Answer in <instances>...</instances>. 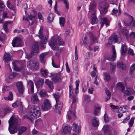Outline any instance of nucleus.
<instances>
[{
    "mask_svg": "<svg viewBox=\"0 0 135 135\" xmlns=\"http://www.w3.org/2000/svg\"><path fill=\"white\" fill-rule=\"evenodd\" d=\"M5 114L9 113L11 111V109L8 107L4 108Z\"/></svg>",
    "mask_w": 135,
    "mask_h": 135,
    "instance_id": "obj_61",
    "label": "nucleus"
},
{
    "mask_svg": "<svg viewBox=\"0 0 135 135\" xmlns=\"http://www.w3.org/2000/svg\"><path fill=\"white\" fill-rule=\"evenodd\" d=\"M36 12L33 10L32 11L31 15L29 16V18H30L31 20H32L34 18H35L37 15Z\"/></svg>",
    "mask_w": 135,
    "mask_h": 135,
    "instance_id": "obj_34",
    "label": "nucleus"
},
{
    "mask_svg": "<svg viewBox=\"0 0 135 135\" xmlns=\"http://www.w3.org/2000/svg\"><path fill=\"white\" fill-rule=\"evenodd\" d=\"M38 62L32 60H30L27 62V67L32 70L38 69Z\"/></svg>",
    "mask_w": 135,
    "mask_h": 135,
    "instance_id": "obj_6",
    "label": "nucleus"
},
{
    "mask_svg": "<svg viewBox=\"0 0 135 135\" xmlns=\"http://www.w3.org/2000/svg\"><path fill=\"white\" fill-rule=\"evenodd\" d=\"M92 124L93 126L95 127H97L99 125V121L97 118L95 117L91 120Z\"/></svg>",
    "mask_w": 135,
    "mask_h": 135,
    "instance_id": "obj_27",
    "label": "nucleus"
},
{
    "mask_svg": "<svg viewBox=\"0 0 135 135\" xmlns=\"http://www.w3.org/2000/svg\"><path fill=\"white\" fill-rule=\"evenodd\" d=\"M20 104V102L18 101H16L15 103H13L12 106L14 108H16L18 107Z\"/></svg>",
    "mask_w": 135,
    "mask_h": 135,
    "instance_id": "obj_50",
    "label": "nucleus"
},
{
    "mask_svg": "<svg viewBox=\"0 0 135 135\" xmlns=\"http://www.w3.org/2000/svg\"><path fill=\"white\" fill-rule=\"evenodd\" d=\"M17 88L19 92L23 93L24 91L22 81H18L16 83Z\"/></svg>",
    "mask_w": 135,
    "mask_h": 135,
    "instance_id": "obj_14",
    "label": "nucleus"
},
{
    "mask_svg": "<svg viewBox=\"0 0 135 135\" xmlns=\"http://www.w3.org/2000/svg\"><path fill=\"white\" fill-rule=\"evenodd\" d=\"M90 1L89 8V13H95L96 12V3L94 0H91Z\"/></svg>",
    "mask_w": 135,
    "mask_h": 135,
    "instance_id": "obj_7",
    "label": "nucleus"
},
{
    "mask_svg": "<svg viewBox=\"0 0 135 135\" xmlns=\"http://www.w3.org/2000/svg\"><path fill=\"white\" fill-rule=\"evenodd\" d=\"M75 111L73 110V107L71 108V110L68 111V119H70L71 118L74 119L75 118Z\"/></svg>",
    "mask_w": 135,
    "mask_h": 135,
    "instance_id": "obj_13",
    "label": "nucleus"
},
{
    "mask_svg": "<svg viewBox=\"0 0 135 135\" xmlns=\"http://www.w3.org/2000/svg\"><path fill=\"white\" fill-rule=\"evenodd\" d=\"M12 64L14 67V69L15 70L18 71H20L21 70V68L18 67L17 65L15 62H14L12 63Z\"/></svg>",
    "mask_w": 135,
    "mask_h": 135,
    "instance_id": "obj_48",
    "label": "nucleus"
},
{
    "mask_svg": "<svg viewBox=\"0 0 135 135\" xmlns=\"http://www.w3.org/2000/svg\"><path fill=\"white\" fill-rule=\"evenodd\" d=\"M13 98V94L12 93L11 91L9 92V96L5 98V99L6 100H12Z\"/></svg>",
    "mask_w": 135,
    "mask_h": 135,
    "instance_id": "obj_43",
    "label": "nucleus"
},
{
    "mask_svg": "<svg viewBox=\"0 0 135 135\" xmlns=\"http://www.w3.org/2000/svg\"><path fill=\"white\" fill-rule=\"evenodd\" d=\"M4 9V5L3 2L0 0V11H2Z\"/></svg>",
    "mask_w": 135,
    "mask_h": 135,
    "instance_id": "obj_49",
    "label": "nucleus"
},
{
    "mask_svg": "<svg viewBox=\"0 0 135 135\" xmlns=\"http://www.w3.org/2000/svg\"><path fill=\"white\" fill-rule=\"evenodd\" d=\"M51 75L52 78L51 79L53 82L56 83L60 80V77L59 74H52Z\"/></svg>",
    "mask_w": 135,
    "mask_h": 135,
    "instance_id": "obj_16",
    "label": "nucleus"
},
{
    "mask_svg": "<svg viewBox=\"0 0 135 135\" xmlns=\"http://www.w3.org/2000/svg\"><path fill=\"white\" fill-rule=\"evenodd\" d=\"M4 109L2 108L0 109V115L1 116H4L5 114Z\"/></svg>",
    "mask_w": 135,
    "mask_h": 135,
    "instance_id": "obj_59",
    "label": "nucleus"
},
{
    "mask_svg": "<svg viewBox=\"0 0 135 135\" xmlns=\"http://www.w3.org/2000/svg\"><path fill=\"white\" fill-rule=\"evenodd\" d=\"M31 51L30 53L26 54V58L27 59H30L31 58L33 55H35L36 53L39 52L38 46L37 43H33L32 47L31 48Z\"/></svg>",
    "mask_w": 135,
    "mask_h": 135,
    "instance_id": "obj_5",
    "label": "nucleus"
},
{
    "mask_svg": "<svg viewBox=\"0 0 135 135\" xmlns=\"http://www.w3.org/2000/svg\"><path fill=\"white\" fill-rule=\"evenodd\" d=\"M27 128L26 127L22 126L20 128H18V133L19 134H22L26 130Z\"/></svg>",
    "mask_w": 135,
    "mask_h": 135,
    "instance_id": "obj_39",
    "label": "nucleus"
},
{
    "mask_svg": "<svg viewBox=\"0 0 135 135\" xmlns=\"http://www.w3.org/2000/svg\"><path fill=\"white\" fill-rule=\"evenodd\" d=\"M73 130L75 132L79 133L81 130V128L78 126L76 123H74L72 126Z\"/></svg>",
    "mask_w": 135,
    "mask_h": 135,
    "instance_id": "obj_21",
    "label": "nucleus"
},
{
    "mask_svg": "<svg viewBox=\"0 0 135 135\" xmlns=\"http://www.w3.org/2000/svg\"><path fill=\"white\" fill-rule=\"evenodd\" d=\"M48 54L47 52H45L41 54L40 55V60L41 63H44L45 62V58Z\"/></svg>",
    "mask_w": 135,
    "mask_h": 135,
    "instance_id": "obj_26",
    "label": "nucleus"
},
{
    "mask_svg": "<svg viewBox=\"0 0 135 135\" xmlns=\"http://www.w3.org/2000/svg\"><path fill=\"white\" fill-rule=\"evenodd\" d=\"M134 117H132L131 118L130 120L129 124V125L130 127L131 126L133 125L134 123Z\"/></svg>",
    "mask_w": 135,
    "mask_h": 135,
    "instance_id": "obj_58",
    "label": "nucleus"
},
{
    "mask_svg": "<svg viewBox=\"0 0 135 135\" xmlns=\"http://www.w3.org/2000/svg\"><path fill=\"white\" fill-rule=\"evenodd\" d=\"M135 69V64L131 66L130 68V71L131 73H133V71Z\"/></svg>",
    "mask_w": 135,
    "mask_h": 135,
    "instance_id": "obj_64",
    "label": "nucleus"
},
{
    "mask_svg": "<svg viewBox=\"0 0 135 135\" xmlns=\"http://www.w3.org/2000/svg\"><path fill=\"white\" fill-rule=\"evenodd\" d=\"M44 81V79L40 78L35 83L36 85L37 88H39L42 86Z\"/></svg>",
    "mask_w": 135,
    "mask_h": 135,
    "instance_id": "obj_22",
    "label": "nucleus"
},
{
    "mask_svg": "<svg viewBox=\"0 0 135 135\" xmlns=\"http://www.w3.org/2000/svg\"><path fill=\"white\" fill-rule=\"evenodd\" d=\"M30 116L27 115L23 117L24 119H29L31 120V118H36L39 117L41 115L40 109L39 107L36 105L32 106L30 110Z\"/></svg>",
    "mask_w": 135,
    "mask_h": 135,
    "instance_id": "obj_1",
    "label": "nucleus"
},
{
    "mask_svg": "<svg viewBox=\"0 0 135 135\" xmlns=\"http://www.w3.org/2000/svg\"><path fill=\"white\" fill-rule=\"evenodd\" d=\"M97 20L95 13H92L90 21L91 23L92 24H95L96 23Z\"/></svg>",
    "mask_w": 135,
    "mask_h": 135,
    "instance_id": "obj_24",
    "label": "nucleus"
},
{
    "mask_svg": "<svg viewBox=\"0 0 135 135\" xmlns=\"http://www.w3.org/2000/svg\"><path fill=\"white\" fill-rule=\"evenodd\" d=\"M40 71L41 74L43 76H47L48 73L46 69L42 68L41 69Z\"/></svg>",
    "mask_w": 135,
    "mask_h": 135,
    "instance_id": "obj_45",
    "label": "nucleus"
},
{
    "mask_svg": "<svg viewBox=\"0 0 135 135\" xmlns=\"http://www.w3.org/2000/svg\"><path fill=\"white\" fill-rule=\"evenodd\" d=\"M128 107L127 105H124L123 107H120L119 108V112L121 113H124L128 111Z\"/></svg>",
    "mask_w": 135,
    "mask_h": 135,
    "instance_id": "obj_28",
    "label": "nucleus"
},
{
    "mask_svg": "<svg viewBox=\"0 0 135 135\" xmlns=\"http://www.w3.org/2000/svg\"><path fill=\"white\" fill-rule=\"evenodd\" d=\"M31 100L32 104H36L40 102L38 95L36 93L32 95Z\"/></svg>",
    "mask_w": 135,
    "mask_h": 135,
    "instance_id": "obj_10",
    "label": "nucleus"
},
{
    "mask_svg": "<svg viewBox=\"0 0 135 135\" xmlns=\"http://www.w3.org/2000/svg\"><path fill=\"white\" fill-rule=\"evenodd\" d=\"M101 22L105 24L106 27L109 25V22L106 18L105 17L102 18H101Z\"/></svg>",
    "mask_w": 135,
    "mask_h": 135,
    "instance_id": "obj_42",
    "label": "nucleus"
},
{
    "mask_svg": "<svg viewBox=\"0 0 135 135\" xmlns=\"http://www.w3.org/2000/svg\"><path fill=\"white\" fill-rule=\"evenodd\" d=\"M127 47L125 45H123L121 47V53L122 54L124 55L126 53Z\"/></svg>",
    "mask_w": 135,
    "mask_h": 135,
    "instance_id": "obj_30",
    "label": "nucleus"
},
{
    "mask_svg": "<svg viewBox=\"0 0 135 135\" xmlns=\"http://www.w3.org/2000/svg\"><path fill=\"white\" fill-rule=\"evenodd\" d=\"M16 74L15 73L13 72L9 75V78L10 79L12 80L16 76Z\"/></svg>",
    "mask_w": 135,
    "mask_h": 135,
    "instance_id": "obj_54",
    "label": "nucleus"
},
{
    "mask_svg": "<svg viewBox=\"0 0 135 135\" xmlns=\"http://www.w3.org/2000/svg\"><path fill=\"white\" fill-rule=\"evenodd\" d=\"M104 133L105 135H112L111 131L108 126H105L103 128Z\"/></svg>",
    "mask_w": 135,
    "mask_h": 135,
    "instance_id": "obj_18",
    "label": "nucleus"
},
{
    "mask_svg": "<svg viewBox=\"0 0 135 135\" xmlns=\"http://www.w3.org/2000/svg\"><path fill=\"white\" fill-rule=\"evenodd\" d=\"M53 96L55 99L56 104H58L59 103V99L60 97L59 96L56 94H54Z\"/></svg>",
    "mask_w": 135,
    "mask_h": 135,
    "instance_id": "obj_51",
    "label": "nucleus"
},
{
    "mask_svg": "<svg viewBox=\"0 0 135 135\" xmlns=\"http://www.w3.org/2000/svg\"><path fill=\"white\" fill-rule=\"evenodd\" d=\"M12 57V56L9 53H6L3 57V60L6 63H8L10 61Z\"/></svg>",
    "mask_w": 135,
    "mask_h": 135,
    "instance_id": "obj_12",
    "label": "nucleus"
},
{
    "mask_svg": "<svg viewBox=\"0 0 135 135\" xmlns=\"http://www.w3.org/2000/svg\"><path fill=\"white\" fill-rule=\"evenodd\" d=\"M54 16L52 14L50 15L47 17V19L49 23H51L54 20Z\"/></svg>",
    "mask_w": 135,
    "mask_h": 135,
    "instance_id": "obj_44",
    "label": "nucleus"
},
{
    "mask_svg": "<svg viewBox=\"0 0 135 135\" xmlns=\"http://www.w3.org/2000/svg\"><path fill=\"white\" fill-rule=\"evenodd\" d=\"M112 42H114V43H116L118 42V38L117 35L112 36L110 38Z\"/></svg>",
    "mask_w": 135,
    "mask_h": 135,
    "instance_id": "obj_36",
    "label": "nucleus"
},
{
    "mask_svg": "<svg viewBox=\"0 0 135 135\" xmlns=\"http://www.w3.org/2000/svg\"><path fill=\"white\" fill-rule=\"evenodd\" d=\"M63 44L62 40L57 36L53 37L49 43V45L54 50H58V46L63 45Z\"/></svg>",
    "mask_w": 135,
    "mask_h": 135,
    "instance_id": "obj_3",
    "label": "nucleus"
},
{
    "mask_svg": "<svg viewBox=\"0 0 135 135\" xmlns=\"http://www.w3.org/2000/svg\"><path fill=\"white\" fill-rule=\"evenodd\" d=\"M84 99L87 102H89L90 99V97L87 95H85L84 96Z\"/></svg>",
    "mask_w": 135,
    "mask_h": 135,
    "instance_id": "obj_62",
    "label": "nucleus"
},
{
    "mask_svg": "<svg viewBox=\"0 0 135 135\" xmlns=\"http://www.w3.org/2000/svg\"><path fill=\"white\" fill-rule=\"evenodd\" d=\"M117 87L121 90L122 92L125 89V87L123 84L121 82L118 83L117 84Z\"/></svg>",
    "mask_w": 135,
    "mask_h": 135,
    "instance_id": "obj_31",
    "label": "nucleus"
},
{
    "mask_svg": "<svg viewBox=\"0 0 135 135\" xmlns=\"http://www.w3.org/2000/svg\"><path fill=\"white\" fill-rule=\"evenodd\" d=\"M134 92V90L131 88H127V89L124 92L125 94L126 95H129L130 94H133Z\"/></svg>",
    "mask_w": 135,
    "mask_h": 135,
    "instance_id": "obj_29",
    "label": "nucleus"
},
{
    "mask_svg": "<svg viewBox=\"0 0 135 135\" xmlns=\"http://www.w3.org/2000/svg\"><path fill=\"white\" fill-rule=\"evenodd\" d=\"M42 107L44 110H48L50 108L51 104L48 100L46 99L44 100V105Z\"/></svg>",
    "mask_w": 135,
    "mask_h": 135,
    "instance_id": "obj_17",
    "label": "nucleus"
},
{
    "mask_svg": "<svg viewBox=\"0 0 135 135\" xmlns=\"http://www.w3.org/2000/svg\"><path fill=\"white\" fill-rule=\"evenodd\" d=\"M100 109V107L99 106H95V110L94 112V114L95 115H98Z\"/></svg>",
    "mask_w": 135,
    "mask_h": 135,
    "instance_id": "obj_47",
    "label": "nucleus"
},
{
    "mask_svg": "<svg viewBox=\"0 0 135 135\" xmlns=\"http://www.w3.org/2000/svg\"><path fill=\"white\" fill-rule=\"evenodd\" d=\"M6 23V22L5 23H4L3 27L5 31L6 32H8V29L7 25Z\"/></svg>",
    "mask_w": 135,
    "mask_h": 135,
    "instance_id": "obj_55",
    "label": "nucleus"
},
{
    "mask_svg": "<svg viewBox=\"0 0 135 135\" xmlns=\"http://www.w3.org/2000/svg\"><path fill=\"white\" fill-rule=\"evenodd\" d=\"M105 90L106 93L107 95V97L105 99V101L107 102L110 98L111 96L110 93L107 89H106Z\"/></svg>",
    "mask_w": 135,
    "mask_h": 135,
    "instance_id": "obj_41",
    "label": "nucleus"
},
{
    "mask_svg": "<svg viewBox=\"0 0 135 135\" xmlns=\"http://www.w3.org/2000/svg\"><path fill=\"white\" fill-rule=\"evenodd\" d=\"M117 67L118 68H122L123 70H125L126 69V65L123 64L122 62L118 63Z\"/></svg>",
    "mask_w": 135,
    "mask_h": 135,
    "instance_id": "obj_35",
    "label": "nucleus"
},
{
    "mask_svg": "<svg viewBox=\"0 0 135 135\" xmlns=\"http://www.w3.org/2000/svg\"><path fill=\"white\" fill-rule=\"evenodd\" d=\"M27 86L29 88V92L30 91L31 93L33 94L34 92V87L33 83L31 80H29L27 82Z\"/></svg>",
    "mask_w": 135,
    "mask_h": 135,
    "instance_id": "obj_15",
    "label": "nucleus"
},
{
    "mask_svg": "<svg viewBox=\"0 0 135 135\" xmlns=\"http://www.w3.org/2000/svg\"><path fill=\"white\" fill-rule=\"evenodd\" d=\"M90 39L89 40L87 37H85L83 43L85 45L88 46L89 48L94 43L98 42L97 38L91 32H89Z\"/></svg>",
    "mask_w": 135,
    "mask_h": 135,
    "instance_id": "obj_4",
    "label": "nucleus"
},
{
    "mask_svg": "<svg viewBox=\"0 0 135 135\" xmlns=\"http://www.w3.org/2000/svg\"><path fill=\"white\" fill-rule=\"evenodd\" d=\"M108 7L107 6L103 5L100 7V13L102 15L105 14L107 11Z\"/></svg>",
    "mask_w": 135,
    "mask_h": 135,
    "instance_id": "obj_20",
    "label": "nucleus"
},
{
    "mask_svg": "<svg viewBox=\"0 0 135 135\" xmlns=\"http://www.w3.org/2000/svg\"><path fill=\"white\" fill-rule=\"evenodd\" d=\"M118 13L117 16H119L121 13V11L120 5L119 6L117 4H115L114 6V8L112 12V13L113 15H116V14Z\"/></svg>",
    "mask_w": 135,
    "mask_h": 135,
    "instance_id": "obj_8",
    "label": "nucleus"
},
{
    "mask_svg": "<svg viewBox=\"0 0 135 135\" xmlns=\"http://www.w3.org/2000/svg\"><path fill=\"white\" fill-rule=\"evenodd\" d=\"M128 17V19L125 23L126 25V26H130L133 21V17L131 15H129Z\"/></svg>",
    "mask_w": 135,
    "mask_h": 135,
    "instance_id": "obj_25",
    "label": "nucleus"
},
{
    "mask_svg": "<svg viewBox=\"0 0 135 135\" xmlns=\"http://www.w3.org/2000/svg\"><path fill=\"white\" fill-rule=\"evenodd\" d=\"M12 44L13 47L21 46L22 45L21 38L19 37L16 38L13 40Z\"/></svg>",
    "mask_w": 135,
    "mask_h": 135,
    "instance_id": "obj_9",
    "label": "nucleus"
},
{
    "mask_svg": "<svg viewBox=\"0 0 135 135\" xmlns=\"http://www.w3.org/2000/svg\"><path fill=\"white\" fill-rule=\"evenodd\" d=\"M104 79L107 81L110 80L111 79V78L110 76V75L108 73H104Z\"/></svg>",
    "mask_w": 135,
    "mask_h": 135,
    "instance_id": "obj_40",
    "label": "nucleus"
},
{
    "mask_svg": "<svg viewBox=\"0 0 135 135\" xmlns=\"http://www.w3.org/2000/svg\"><path fill=\"white\" fill-rule=\"evenodd\" d=\"M111 71L112 72H114L115 70V67L113 64L110 63Z\"/></svg>",
    "mask_w": 135,
    "mask_h": 135,
    "instance_id": "obj_56",
    "label": "nucleus"
},
{
    "mask_svg": "<svg viewBox=\"0 0 135 135\" xmlns=\"http://www.w3.org/2000/svg\"><path fill=\"white\" fill-rule=\"evenodd\" d=\"M57 2H55V4L54 6V10L55 13L57 14L58 15H60L59 12L57 11Z\"/></svg>",
    "mask_w": 135,
    "mask_h": 135,
    "instance_id": "obj_53",
    "label": "nucleus"
},
{
    "mask_svg": "<svg viewBox=\"0 0 135 135\" xmlns=\"http://www.w3.org/2000/svg\"><path fill=\"white\" fill-rule=\"evenodd\" d=\"M43 28L42 26L40 27V29L39 31V37L40 39H43L45 38L43 34Z\"/></svg>",
    "mask_w": 135,
    "mask_h": 135,
    "instance_id": "obj_37",
    "label": "nucleus"
},
{
    "mask_svg": "<svg viewBox=\"0 0 135 135\" xmlns=\"http://www.w3.org/2000/svg\"><path fill=\"white\" fill-rule=\"evenodd\" d=\"M62 107V105L61 106V105L59 104L58 103V104H56L54 106L53 109L55 110L56 112L59 113L60 111L61 110Z\"/></svg>",
    "mask_w": 135,
    "mask_h": 135,
    "instance_id": "obj_19",
    "label": "nucleus"
},
{
    "mask_svg": "<svg viewBox=\"0 0 135 135\" xmlns=\"http://www.w3.org/2000/svg\"><path fill=\"white\" fill-rule=\"evenodd\" d=\"M59 1H61L63 2L65 4L66 8L67 9H68L69 8V4L67 0H59Z\"/></svg>",
    "mask_w": 135,
    "mask_h": 135,
    "instance_id": "obj_57",
    "label": "nucleus"
},
{
    "mask_svg": "<svg viewBox=\"0 0 135 135\" xmlns=\"http://www.w3.org/2000/svg\"><path fill=\"white\" fill-rule=\"evenodd\" d=\"M45 82L51 89H53V86L51 81H50L49 79H47L46 80Z\"/></svg>",
    "mask_w": 135,
    "mask_h": 135,
    "instance_id": "obj_32",
    "label": "nucleus"
},
{
    "mask_svg": "<svg viewBox=\"0 0 135 135\" xmlns=\"http://www.w3.org/2000/svg\"><path fill=\"white\" fill-rule=\"evenodd\" d=\"M71 98L73 100V102L72 103L71 106V107H72L73 106V103L76 102L77 98L76 97H75L74 96L72 97Z\"/></svg>",
    "mask_w": 135,
    "mask_h": 135,
    "instance_id": "obj_63",
    "label": "nucleus"
},
{
    "mask_svg": "<svg viewBox=\"0 0 135 135\" xmlns=\"http://www.w3.org/2000/svg\"><path fill=\"white\" fill-rule=\"evenodd\" d=\"M40 96L41 97H45L47 95V92L44 89H42L39 92Z\"/></svg>",
    "mask_w": 135,
    "mask_h": 135,
    "instance_id": "obj_33",
    "label": "nucleus"
},
{
    "mask_svg": "<svg viewBox=\"0 0 135 135\" xmlns=\"http://www.w3.org/2000/svg\"><path fill=\"white\" fill-rule=\"evenodd\" d=\"M113 50V54L111 57H108V59L110 61H113L115 59L116 57V52L115 49V48L113 47H112Z\"/></svg>",
    "mask_w": 135,
    "mask_h": 135,
    "instance_id": "obj_23",
    "label": "nucleus"
},
{
    "mask_svg": "<svg viewBox=\"0 0 135 135\" xmlns=\"http://www.w3.org/2000/svg\"><path fill=\"white\" fill-rule=\"evenodd\" d=\"M41 41L39 42H35L37 43L38 46H38H40L41 47L42 49H44L45 48V45L47 41V40L46 38H43V39H40ZM39 50V49H38Z\"/></svg>",
    "mask_w": 135,
    "mask_h": 135,
    "instance_id": "obj_11",
    "label": "nucleus"
},
{
    "mask_svg": "<svg viewBox=\"0 0 135 135\" xmlns=\"http://www.w3.org/2000/svg\"><path fill=\"white\" fill-rule=\"evenodd\" d=\"M65 23V20L64 18L60 17L59 19V23L61 26L64 27Z\"/></svg>",
    "mask_w": 135,
    "mask_h": 135,
    "instance_id": "obj_46",
    "label": "nucleus"
},
{
    "mask_svg": "<svg viewBox=\"0 0 135 135\" xmlns=\"http://www.w3.org/2000/svg\"><path fill=\"white\" fill-rule=\"evenodd\" d=\"M69 87L70 90V96H72L73 92L74 91V90L73 89V87L71 85H70Z\"/></svg>",
    "mask_w": 135,
    "mask_h": 135,
    "instance_id": "obj_60",
    "label": "nucleus"
},
{
    "mask_svg": "<svg viewBox=\"0 0 135 135\" xmlns=\"http://www.w3.org/2000/svg\"><path fill=\"white\" fill-rule=\"evenodd\" d=\"M9 127L8 130L10 133L13 134L17 132L19 125L18 123V120L12 116L8 121Z\"/></svg>",
    "mask_w": 135,
    "mask_h": 135,
    "instance_id": "obj_2",
    "label": "nucleus"
},
{
    "mask_svg": "<svg viewBox=\"0 0 135 135\" xmlns=\"http://www.w3.org/2000/svg\"><path fill=\"white\" fill-rule=\"evenodd\" d=\"M7 6L8 8L11 9H14L15 7L14 6L12 5L10 3L9 1H8L7 2Z\"/></svg>",
    "mask_w": 135,
    "mask_h": 135,
    "instance_id": "obj_52",
    "label": "nucleus"
},
{
    "mask_svg": "<svg viewBox=\"0 0 135 135\" xmlns=\"http://www.w3.org/2000/svg\"><path fill=\"white\" fill-rule=\"evenodd\" d=\"M71 128L69 126H65L63 130V133L65 134L68 132H70L71 130Z\"/></svg>",
    "mask_w": 135,
    "mask_h": 135,
    "instance_id": "obj_38",
    "label": "nucleus"
}]
</instances>
